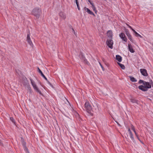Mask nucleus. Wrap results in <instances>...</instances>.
I'll use <instances>...</instances> for the list:
<instances>
[{"label": "nucleus", "mask_w": 153, "mask_h": 153, "mask_svg": "<svg viewBox=\"0 0 153 153\" xmlns=\"http://www.w3.org/2000/svg\"><path fill=\"white\" fill-rule=\"evenodd\" d=\"M139 84L143 83V85H140L138 86L139 89L143 91H148V89L151 88V84H153V82L152 80H150V82H146L141 79H140L138 82Z\"/></svg>", "instance_id": "nucleus-1"}, {"label": "nucleus", "mask_w": 153, "mask_h": 153, "mask_svg": "<svg viewBox=\"0 0 153 153\" xmlns=\"http://www.w3.org/2000/svg\"><path fill=\"white\" fill-rule=\"evenodd\" d=\"M85 107L88 114L90 116H93V114L91 112L92 107L88 102H85Z\"/></svg>", "instance_id": "nucleus-2"}, {"label": "nucleus", "mask_w": 153, "mask_h": 153, "mask_svg": "<svg viewBox=\"0 0 153 153\" xmlns=\"http://www.w3.org/2000/svg\"><path fill=\"white\" fill-rule=\"evenodd\" d=\"M41 13V9L37 8L33 9L32 12L33 15L36 16L37 18H39Z\"/></svg>", "instance_id": "nucleus-3"}, {"label": "nucleus", "mask_w": 153, "mask_h": 153, "mask_svg": "<svg viewBox=\"0 0 153 153\" xmlns=\"http://www.w3.org/2000/svg\"><path fill=\"white\" fill-rule=\"evenodd\" d=\"M106 44L110 48H113V41L112 39H108L106 41Z\"/></svg>", "instance_id": "nucleus-4"}, {"label": "nucleus", "mask_w": 153, "mask_h": 153, "mask_svg": "<svg viewBox=\"0 0 153 153\" xmlns=\"http://www.w3.org/2000/svg\"><path fill=\"white\" fill-rule=\"evenodd\" d=\"M119 36L120 38L125 42H127V39L125 34L124 33H121L119 34Z\"/></svg>", "instance_id": "nucleus-5"}, {"label": "nucleus", "mask_w": 153, "mask_h": 153, "mask_svg": "<svg viewBox=\"0 0 153 153\" xmlns=\"http://www.w3.org/2000/svg\"><path fill=\"white\" fill-rule=\"evenodd\" d=\"M30 34L29 32L27 35V42L28 43V44L31 46H33V44L31 40V39H30Z\"/></svg>", "instance_id": "nucleus-6"}, {"label": "nucleus", "mask_w": 153, "mask_h": 153, "mask_svg": "<svg viewBox=\"0 0 153 153\" xmlns=\"http://www.w3.org/2000/svg\"><path fill=\"white\" fill-rule=\"evenodd\" d=\"M140 71L143 76H146L148 75L147 71L146 69L141 68L140 69Z\"/></svg>", "instance_id": "nucleus-7"}, {"label": "nucleus", "mask_w": 153, "mask_h": 153, "mask_svg": "<svg viewBox=\"0 0 153 153\" xmlns=\"http://www.w3.org/2000/svg\"><path fill=\"white\" fill-rule=\"evenodd\" d=\"M80 57L81 59L85 63L88 65H89V63L87 61V59L85 58V56L82 55L81 54L80 56Z\"/></svg>", "instance_id": "nucleus-8"}, {"label": "nucleus", "mask_w": 153, "mask_h": 153, "mask_svg": "<svg viewBox=\"0 0 153 153\" xmlns=\"http://www.w3.org/2000/svg\"><path fill=\"white\" fill-rule=\"evenodd\" d=\"M107 35L108 37L109 38V39H112V32L111 30H108L107 32Z\"/></svg>", "instance_id": "nucleus-9"}, {"label": "nucleus", "mask_w": 153, "mask_h": 153, "mask_svg": "<svg viewBox=\"0 0 153 153\" xmlns=\"http://www.w3.org/2000/svg\"><path fill=\"white\" fill-rule=\"evenodd\" d=\"M38 69V71L40 74L41 76L43 77L46 81H48V79L46 78V77L44 75L42 72V71L40 70L39 67L37 68Z\"/></svg>", "instance_id": "nucleus-10"}, {"label": "nucleus", "mask_w": 153, "mask_h": 153, "mask_svg": "<svg viewBox=\"0 0 153 153\" xmlns=\"http://www.w3.org/2000/svg\"><path fill=\"white\" fill-rule=\"evenodd\" d=\"M85 10H87V12L89 14L91 15H94V16H95L94 14V13L91 11L88 8H86V7H85L84 8Z\"/></svg>", "instance_id": "nucleus-11"}, {"label": "nucleus", "mask_w": 153, "mask_h": 153, "mask_svg": "<svg viewBox=\"0 0 153 153\" xmlns=\"http://www.w3.org/2000/svg\"><path fill=\"white\" fill-rule=\"evenodd\" d=\"M128 48L129 51L131 53H133L135 51L132 48L130 44H128Z\"/></svg>", "instance_id": "nucleus-12"}, {"label": "nucleus", "mask_w": 153, "mask_h": 153, "mask_svg": "<svg viewBox=\"0 0 153 153\" xmlns=\"http://www.w3.org/2000/svg\"><path fill=\"white\" fill-rule=\"evenodd\" d=\"M59 15L61 17L64 19H65L66 18V16L65 14L62 12H60L59 13Z\"/></svg>", "instance_id": "nucleus-13"}, {"label": "nucleus", "mask_w": 153, "mask_h": 153, "mask_svg": "<svg viewBox=\"0 0 153 153\" xmlns=\"http://www.w3.org/2000/svg\"><path fill=\"white\" fill-rule=\"evenodd\" d=\"M33 87L34 90H36L37 92L39 93L40 94H42V93L41 91L38 88L36 85Z\"/></svg>", "instance_id": "nucleus-14"}, {"label": "nucleus", "mask_w": 153, "mask_h": 153, "mask_svg": "<svg viewBox=\"0 0 153 153\" xmlns=\"http://www.w3.org/2000/svg\"><path fill=\"white\" fill-rule=\"evenodd\" d=\"M116 59L119 62H120L122 61V57L119 55H116Z\"/></svg>", "instance_id": "nucleus-15"}, {"label": "nucleus", "mask_w": 153, "mask_h": 153, "mask_svg": "<svg viewBox=\"0 0 153 153\" xmlns=\"http://www.w3.org/2000/svg\"><path fill=\"white\" fill-rule=\"evenodd\" d=\"M130 100L131 102L133 103H135L137 104L139 103V101L134 99H131Z\"/></svg>", "instance_id": "nucleus-16"}, {"label": "nucleus", "mask_w": 153, "mask_h": 153, "mask_svg": "<svg viewBox=\"0 0 153 153\" xmlns=\"http://www.w3.org/2000/svg\"><path fill=\"white\" fill-rule=\"evenodd\" d=\"M130 80L133 82H136L137 81V79L134 77L132 76H129Z\"/></svg>", "instance_id": "nucleus-17"}, {"label": "nucleus", "mask_w": 153, "mask_h": 153, "mask_svg": "<svg viewBox=\"0 0 153 153\" xmlns=\"http://www.w3.org/2000/svg\"><path fill=\"white\" fill-rule=\"evenodd\" d=\"M129 39L132 43H134V40L133 39L132 36L130 34L127 36Z\"/></svg>", "instance_id": "nucleus-18"}, {"label": "nucleus", "mask_w": 153, "mask_h": 153, "mask_svg": "<svg viewBox=\"0 0 153 153\" xmlns=\"http://www.w3.org/2000/svg\"><path fill=\"white\" fill-rule=\"evenodd\" d=\"M30 79L31 81V84L33 87L36 85V84H35L34 81L32 79L30 78Z\"/></svg>", "instance_id": "nucleus-19"}, {"label": "nucleus", "mask_w": 153, "mask_h": 153, "mask_svg": "<svg viewBox=\"0 0 153 153\" xmlns=\"http://www.w3.org/2000/svg\"><path fill=\"white\" fill-rule=\"evenodd\" d=\"M118 64L122 69H125V67L123 64H122L120 63H118Z\"/></svg>", "instance_id": "nucleus-20"}, {"label": "nucleus", "mask_w": 153, "mask_h": 153, "mask_svg": "<svg viewBox=\"0 0 153 153\" xmlns=\"http://www.w3.org/2000/svg\"><path fill=\"white\" fill-rule=\"evenodd\" d=\"M125 33H126V35L127 36L128 35H129V34H130V33L129 31H128V29H125Z\"/></svg>", "instance_id": "nucleus-21"}, {"label": "nucleus", "mask_w": 153, "mask_h": 153, "mask_svg": "<svg viewBox=\"0 0 153 153\" xmlns=\"http://www.w3.org/2000/svg\"><path fill=\"white\" fill-rule=\"evenodd\" d=\"M130 135V137L131 138V139L133 140V141L134 142V137L133 136V135L132 133H131V134H129Z\"/></svg>", "instance_id": "nucleus-22"}, {"label": "nucleus", "mask_w": 153, "mask_h": 153, "mask_svg": "<svg viewBox=\"0 0 153 153\" xmlns=\"http://www.w3.org/2000/svg\"><path fill=\"white\" fill-rule=\"evenodd\" d=\"M22 144L23 147L26 146V143L25 142L24 140H23L22 142Z\"/></svg>", "instance_id": "nucleus-23"}, {"label": "nucleus", "mask_w": 153, "mask_h": 153, "mask_svg": "<svg viewBox=\"0 0 153 153\" xmlns=\"http://www.w3.org/2000/svg\"><path fill=\"white\" fill-rule=\"evenodd\" d=\"M24 148L25 151L26 152V153H30L28 151V149L26 146L24 147Z\"/></svg>", "instance_id": "nucleus-24"}, {"label": "nucleus", "mask_w": 153, "mask_h": 153, "mask_svg": "<svg viewBox=\"0 0 153 153\" xmlns=\"http://www.w3.org/2000/svg\"><path fill=\"white\" fill-rule=\"evenodd\" d=\"M28 90L30 92V93H32V90L30 85H28L27 87Z\"/></svg>", "instance_id": "nucleus-25"}, {"label": "nucleus", "mask_w": 153, "mask_h": 153, "mask_svg": "<svg viewBox=\"0 0 153 153\" xmlns=\"http://www.w3.org/2000/svg\"><path fill=\"white\" fill-rule=\"evenodd\" d=\"M92 7L93 8V10L95 12V13H96L97 11L96 10V7H95L94 5Z\"/></svg>", "instance_id": "nucleus-26"}, {"label": "nucleus", "mask_w": 153, "mask_h": 153, "mask_svg": "<svg viewBox=\"0 0 153 153\" xmlns=\"http://www.w3.org/2000/svg\"><path fill=\"white\" fill-rule=\"evenodd\" d=\"M10 119L12 121V122L13 123H14L15 120H14V118L13 117H10Z\"/></svg>", "instance_id": "nucleus-27"}, {"label": "nucleus", "mask_w": 153, "mask_h": 153, "mask_svg": "<svg viewBox=\"0 0 153 153\" xmlns=\"http://www.w3.org/2000/svg\"><path fill=\"white\" fill-rule=\"evenodd\" d=\"M78 10H79L80 9L79 3L76 4Z\"/></svg>", "instance_id": "nucleus-28"}, {"label": "nucleus", "mask_w": 153, "mask_h": 153, "mask_svg": "<svg viewBox=\"0 0 153 153\" xmlns=\"http://www.w3.org/2000/svg\"><path fill=\"white\" fill-rule=\"evenodd\" d=\"M48 83L52 87V88H53V85H52V84L48 80V81H47Z\"/></svg>", "instance_id": "nucleus-29"}, {"label": "nucleus", "mask_w": 153, "mask_h": 153, "mask_svg": "<svg viewBox=\"0 0 153 153\" xmlns=\"http://www.w3.org/2000/svg\"><path fill=\"white\" fill-rule=\"evenodd\" d=\"M136 36H139V37H140L141 38H142V36L138 33L136 35Z\"/></svg>", "instance_id": "nucleus-30"}, {"label": "nucleus", "mask_w": 153, "mask_h": 153, "mask_svg": "<svg viewBox=\"0 0 153 153\" xmlns=\"http://www.w3.org/2000/svg\"><path fill=\"white\" fill-rule=\"evenodd\" d=\"M131 129L134 131V130H135L134 126L132 125L131 126Z\"/></svg>", "instance_id": "nucleus-31"}, {"label": "nucleus", "mask_w": 153, "mask_h": 153, "mask_svg": "<svg viewBox=\"0 0 153 153\" xmlns=\"http://www.w3.org/2000/svg\"><path fill=\"white\" fill-rule=\"evenodd\" d=\"M128 26V27L130 28L131 30H132V29H133L132 27L130 26L129 25H128L127 24H126Z\"/></svg>", "instance_id": "nucleus-32"}, {"label": "nucleus", "mask_w": 153, "mask_h": 153, "mask_svg": "<svg viewBox=\"0 0 153 153\" xmlns=\"http://www.w3.org/2000/svg\"><path fill=\"white\" fill-rule=\"evenodd\" d=\"M128 131L129 132V134H131V133H132L131 132V131L130 129L129 128L128 129Z\"/></svg>", "instance_id": "nucleus-33"}, {"label": "nucleus", "mask_w": 153, "mask_h": 153, "mask_svg": "<svg viewBox=\"0 0 153 153\" xmlns=\"http://www.w3.org/2000/svg\"><path fill=\"white\" fill-rule=\"evenodd\" d=\"M100 65L101 66V67L102 70L103 71H104V68H103V67L102 66V65H101V64L100 63Z\"/></svg>", "instance_id": "nucleus-34"}, {"label": "nucleus", "mask_w": 153, "mask_h": 153, "mask_svg": "<svg viewBox=\"0 0 153 153\" xmlns=\"http://www.w3.org/2000/svg\"><path fill=\"white\" fill-rule=\"evenodd\" d=\"M136 136V137H137V136H138V135L137 134L136 131L135 130H134V131Z\"/></svg>", "instance_id": "nucleus-35"}, {"label": "nucleus", "mask_w": 153, "mask_h": 153, "mask_svg": "<svg viewBox=\"0 0 153 153\" xmlns=\"http://www.w3.org/2000/svg\"><path fill=\"white\" fill-rule=\"evenodd\" d=\"M75 2L76 4L79 3L78 0H75Z\"/></svg>", "instance_id": "nucleus-36"}, {"label": "nucleus", "mask_w": 153, "mask_h": 153, "mask_svg": "<svg viewBox=\"0 0 153 153\" xmlns=\"http://www.w3.org/2000/svg\"><path fill=\"white\" fill-rule=\"evenodd\" d=\"M90 4L92 5V7L93 6H94V3L91 2V3H90Z\"/></svg>", "instance_id": "nucleus-37"}, {"label": "nucleus", "mask_w": 153, "mask_h": 153, "mask_svg": "<svg viewBox=\"0 0 153 153\" xmlns=\"http://www.w3.org/2000/svg\"><path fill=\"white\" fill-rule=\"evenodd\" d=\"M132 30L134 33H135L136 32V31L133 29H132Z\"/></svg>", "instance_id": "nucleus-38"}, {"label": "nucleus", "mask_w": 153, "mask_h": 153, "mask_svg": "<svg viewBox=\"0 0 153 153\" xmlns=\"http://www.w3.org/2000/svg\"><path fill=\"white\" fill-rule=\"evenodd\" d=\"M72 30H73V31L74 32V33L75 35H76V34H75V31H74V29L73 28L72 29Z\"/></svg>", "instance_id": "nucleus-39"}, {"label": "nucleus", "mask_w": 153, "mask_h": 153, "mask_svg": "<svg viewBox=\"0 0 153 153\" xmlns=\"http://www.w3.org/2000/svg\"><path fill=\"white\" fill-rule=\"evenodd\" d=\"M134 33L135 34V36H136V35H137V33H137V32H136H136H135V33Z\"/></svg>", "instance_id": "nucleus-40"}, {"label": "nucleus", "mask_w": 153, "mask_h": 153, "mask_svg": "<svg viewBox=\"0 0 153 153\" xmlns=\"http://www.w3.org/2000/svg\"><path fill=\"white\" fill-rule=\"evenodd\" d=\"M134 33L135 34V36H136V35H137V33H137V32H136H136H135V33Z\"/></svg>", "instance_id": "nucleus-41"}, {"label": "nucleus", "mask_w": 153, "mask_h": 153, "mask_svg": "<svg viewBox=\"0 0 153 153\" xmlns=\"http://www.w3.org/2000/svg\"><path fill=\"white\" fill-rule=\"evenodd\" d=\"M88 1L90 3H90H91V1H90V0H88Z\"/></svg>", "instance_id": "nucleus-42"}, {"label": "nucleus", "mask_w": 153, "mask_h": 153, "mask_svg": "<svg viewBox=\"0 0 153 153\" xmlns=\"http://www.w3.org/2000/svg\"><path fill=\"white\" fill-rule=\"evenodd\" d=\"M137 138L139 140H140V139L139 138L138 136H137Z\"/></svg>", "instance_id": "nucleus-43"}, {"label": "nucleus", "mask_w": 153, "mask_h": 153, "mask_svg": "<svg viewBox=\"0 0 153 153\" xmlns=\"http://www.w3.org/2000/svg\"><path fill=\"white\" fill-rule=\"evenodd\" d=\"M0 145H1V146L2 145V143L1 142H0Z\"/></svg>", "instance_id": "nucleus-44"}, {"label": "nucleus", "mask_w": 153, "mask_h": 153, "mask_svg": "<svg viewBox=\"0 0 153 153\" xmlns=\"http://www.w3.org/2000/svg\"><path fill=\"white\" fill-rule=\"evenodd\" d=\"M141 142H142L140 140H139Z\"/></svg>", "instance_id": "nucleus-45"}, {"label": "nucleus", "mask_w": 153, "mask_h": 153, "mask_svg": "<svg viewBox=\"0 0 153 153\" xmlns=\"http://www.w3.org/2000/svg\"><path fill=\"white\" fill-rule=\"evenodd\" d=\"M96 105L97 106V107L98 108V106L97 105Z\"/></svg>", "instance_id": "nucleus-46"}]
</instances>
